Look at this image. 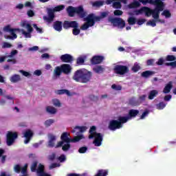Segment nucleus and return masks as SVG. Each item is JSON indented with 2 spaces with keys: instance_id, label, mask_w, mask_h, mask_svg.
Segmentation results:
<instances>
[{
  "instance_id": "obj_1",
  "label": "nucleus",
  "mask_w": 176,
  "mask_h": 176,
  "mask_svg": "<svg viewBox=\"0 0 176 176\" xmlns=\"http://www.w3.org/2000/svg\"><path fill=\"white\" fill-rule=\"evenodd\" d=\"M91 76H93L91 72H89L85 69H80L75 72L73 79L80 83H89L90 79H91Z\"/></svg>"
},
{
  "instance_id": "obj_2",
  "label": "nucleus",
  "mask_w": 176,
  "mask_h": 176,
  "mask_svg": "<svg viewBox=\"0 0 176 176\" xmlns=\"http://www.w3.org/2000/svg\"><path fill=\"white\" fill-rule=\"evenodd\" d=\"M67 12L69 17H75L76 16L78 19H85L87 16V12L85 10L83 6L78 7L69 6L67 8Z\"/></svg>"
},
{
  "instance_id": "obj_3",
  "label": "nucleus",
  "mask_w": 176,
  "mask_h": 176,
  "mask_svg": "<svg viewBox=\"0 0 176 176\" xmlns=\"http://www.w3.org/2000/svg\"><path fill=\"white\" fill-rule=\"evenodd\" d=\"M127 122H129V118L119 116L118 120H110L108 129L109 130H111V131H116V130L122 129V127H123V124H124V123H127Z\"/></svg>"
},
{
  "instance_id": "obj_4",
  "label": "nucleus",
  "mask_w": 176,
  "mask_h": 176,
  "mask_svg": "<svg viewBox=\"0 0 176 176\" xmlns=\"http://www.w3.org/2000/svg\"><path fill=\"white\" fill-rule=\"evenodd\" d=\"M65 8V6L63 5L57 6L55 8H47V16H43V19L46 21L47 23H53L54 21V18L56 17V15L54 14L55 12H61V10H64Z\"/></svg>"
},
{
  "instance_id": "obj_5",
  "label": "nucleus",
  "mask_w": 176,
  "mask_h": 176,
  "mask_svg": "<svg viewBox=\"0 0 176 176\" xmlns=\"http://www.w3.org/2000/svg\"><path fill=\"white\" fill-rule=\"evenodd\" d=\"M63 73L67 74V64H63L60 65V67L57 66L55 67L54 69V75L52 76L53 80L58 79Z\"/></svg>"
},
{
  "instance_id": "obj_6",
  "label": "nucleus",
  "mask_w": 176,
  "mask_h": 176,
  "mask_svg": "<svg viewBox=\"0 0 176 176\" xmlns=\"http://www.w3.org/2000/svg\"><path fill=\"white\" fill-rule=\"evenodd\" d=\"M164 10V6H157L153 10V12L151 13L152 17L155 20V21H158V23H164V20H162L159 19L160 16V12H163Z\"/></svg>"
},
{
  "instance_id": "obj_7",
  "label": "nucleus",
  "mask_w": 176,
  "mask_h": 176,
  "mask_svg": "<svg viewBox=\"0 0 176 176\" xmlns=\"http://www.w3.org/2000/svg\"><path fill=\"white\" fill-rule=\"evenodd\" d=\"M6 144L8 146H12L14 144V141L19 138L17 132L8 131L6 135Z\"/></svg>"
},
{
  "instance_id": "obj_8",
  "label": "nucleus",
  "mask_w": 176,
  "mask_h": 176,
  "mask_svg": "<svg viewBox=\"0 0 176 176\" xmlns=\"http://www.w3.org/2000/svg\"><path fill=\"white\" fill-rule=\"evenodd\" d=\"M113 71L117 75H126V74H129L130 69L126 65H117L113 67Z\"/></svg>"
},
{
  "instance_id": "obj_9",
  "label": "nucleus",
  "mask_w": 176,
  "mask_h": 176,
  "mask_svg": "<svg viewBox=\"0 0 176 176\" xmlns=\"http://www.w3.org/2000/svg\"><path fill=\"white\" fill-rule=\"evenodd\" d=\"M109 21L113 24V27H118L121 29L126 27V22L122 18H111Z\"/></svg>"
},
{
  "instance_id": "obj_10",
  "label": "nucleus",
  "mask_w": 176,
  "mask_h": 176,
  "mask_svg": "<svg viewBox=\"0 0 176 176\" xmlns=\"http://www.w3.org/2000/svg\"><path fill=\"white\" fill-rule=\"evenodd\" d=\"M68 135H69V134L67 133V151L71 148L70 142H79L81 140H85L84 135L74 136L72 139L68 138Z\"/></svg>"
},
{
  "instance_id": "obj_11",
  "label": "nucleus",
  "mask_w": 176,
  "mask_h": 176,
  "mask_svg": "<svg viewBox=\"0 0 176 176\" xmlns=\"http://www.w3.org/2000/svg\"><path fill=\"white\" fill-rule=\"evenodd\" d=\"M61 141L58 142L57 144L55 146V148H61L63 151L67 152V144H64L65 142H67V132H64L60 136Z\"/></svg>"
},
{
  "instance_id": "obj_12",
  "label": "nucleus",
  "mask_w": 176,
  "mask_h": 176,
  "mask_svg": "<svg viewBox=\"0 0 176 176\" xmlns=\"http://www.w3.org/2000/svg\"><path fill=\"white\" fill-rule=\"evenodd\" d=\"M153 10L151 9L148 7H142L140 10L135 11L136 14H142V13H145V15L147 17H151L152 16V12Z\"/></svg>"
},
{
  "instance_id": "obj_13",
  "label": "nucleus",
  "mask_w": 176,
  "mask_h": 176,
  "mask_svg": "<svg viewBox=\"0 0 176 176\" xmlns=\"http://www.w3.org/2000/svg\"><path fill=\"white\" fill-rule=\"evenodd\" d=\"M87 130V127L85 126H76L74 127V129L72 131V133L76 135V137H78L79 135H83V133Z\"/></svg>"
},
{
  "instance_id": "obj_14",
  "label": "nucleus",
  "mask_w": 176,
  "mask_h": 176,
  "mask_svg": "<svg viewBox=\"0 0 176 176\" xmlns=\"http://www.w3.org/2000/svg\"><path fill=\"white\" fill-rule=\"evenodd\" d=\"M85 21H87V23H84L80 28L82 31H86L89 27H93L94 25V22L91 20V16H87Z\"/></svg>"
},
{
  "instance_id": "obj_15",
  "label": "nucleus",
  "mask_w": 176,
  "mask_h": 176,
  "mask_svg": "<svg viewBox=\"0 0 176 176\" xmlns=\"http://www.w3.org/2000/svg\"><path fill=\"white\" fill-rule=\"evenodd\" d=\"M48 140H48L47 146L49 148H54V146L56 147L54 142H56V140H57V137L52 133H49Z\"/></svg>"
},
{
  "instance_id": "obj_16",
  "label": "nucleus",
  "mask_w": 176,
  "mask_h": 176,
  "mask_svg": "<svg viewBox=\"0 0 176 176\" xmlns=\"http://www.w3.org/2000/svg\"><path fill=\"white\" fill-rule=\"evenodd\" d=\"M94 144L95 146H101L102 144V135H101L100 133H96V135H94Z\"/></svg>"
},
{
  "instance_id": "obj_17",
  "label": "nucleus",
  "mask_w": 176,
  "mask_h": 176,
  "mask_svg": "<svg viewBox=\"0 0 176 176\" xmlns=\"http://www.w3.org/2000/svg\"><path fill=\"white\" fill-rule=\"evenodd\" d=\"M102 61H104V56H94L91 59V63L92 64V65L101 64Z\"/></svg>"
},
{
  "instance_id": "obj_18",
  "label": "nucleus",
  "mask_w": 176,
  "mask_h": 176,
  "mask_svg": "<svg viewBox=\"0 0 176 176\" xmlns=\"http://www.w3.org/2000/svg\"><path fill=\"white\" fill-rule=\"evenodd\" d=\"M23 135L25 138H26L24 141V144H28V142L31 141V138L34 137V132H32L30 129H28L24 132Z\"/></svg>"
},
{
  "instance_id": "obj_19",
  "label": "nucleus",
  "mask_w": 176,
  "mask_h": 176,
  "mask_svg": "<svg viewBox=\"0 0 176 176\" xmlns=\"http://www.w3.org/2000/svg\"><path fill=\"white\" fill-rule=\"evenodd\" d=\"M163 1L164 0H148L147 3L154 5L155 8H157V6H164V3Z\"/></svg>"
},
{
  "instance_id": "obj_20",
  "label": "nucleus",
  "mask_w": 176,
  "mask_h": 176,
  "mask_svg": "<svg viewBox=\"0 0 176 176\" xmlns=\"http://www.w3.org/2000/svg\"><path fill=\"white\" fill-rule=\"evenodd\" d=\"M138 113H140V111L137 109H131L129 111L128 116L126 117L124 116V118H128V120H129V119L135 118L138 115Z\"/></svg>"
},
{
  "instance_id": "obj_21",
  "label": "nucleus",
  "mask_w": 176,
  "mask_h": 176,
  "mask_svg": "<svg viewBox=\"0 0 176 176\" xmlns=\"http://www.w3.org/2000/svg\"><path fill=\"white\" fill-rule=\"evenodd\" d=\"M53 27L56 31H58L60 32L63 30V22L56 21L54 23Z\"/></svg>"
},
{
  "instance_id": "obj_22",
  "label": "nucleus",
  "mask_w": 176,
  "mask_h": 176,
  "mask_svg": "<svg viewBox=\"0 0 176 176\" xmlns=\"http://www.w3.org/2000/svg\"><path fill=\"white\" fill-rule=\"evenodd\" d=\"M171 89H173V82L169 81L163 89V93L164 94H168L171 91Z\"/></svg>"
},
{
  "instance_id": "obj_23",
  "label": "nucleus",
  "mask_w": 176,
  "mask_h": 176,
  "mask_svg": "<svg viewBox=\"0 0 176 176\" xmlns=\"http://www.w3.org/2000/svg\"><path fill=\"white\" fill-rule=\"evenodd\" d=\"M67 28H79V23L76 21H67Z\"/></svg>"
},
{
  "instance_id": "obj_24",
  "label": "nucleus",
  "mask_w": 176,
  "mask_h": 176,
  "mask_svg": "<svg viewBox=\"0 0 176 176\" xmlns=\"http://www.w3.org/2000/svg\"><path fill=\"white\" fill-rule=\"evenodd\" d=\"M93 71L95 72L96 74H104L105 72V67L98 65L93 68Z\"/></svg>"
},
{
  "instance_id": "obj_25",
  "label": "nucleus",
  "mask_w": 176,
  "mask_h": 176,
  "mask_svg": "<svg viewBox=\"0 0 176 176\" xmlns=\"http://www.w3.org/2000/svg\"><path fill=\"white\" fill-rule=\"evenodd\" d=\"M96 126H92L89 129V139L92 140V138H94V135H96V134H98V133L96 132Z\"/></svg>"
},
{
  "instance_id": "obj_26",
  "label": "nucleus",
  "mask_w": 176,
  "mask_h": 176,
  "mask_svg": "<svg viewBox=\"0 0 176 176\" xmlns=\"http://www.w3.org/2000/svg\"><path fill=\"white\" fill-rule=\"evenodd\" d=\"M10 80L12 83H17V82H20V80H21V78L19 74H14L10 77Z\"/></svg>"
},
{
  "instance_id": "obj_27",
  "label": "nucleus",
  "mask_w": 176,
  "mask_h": 176,
  "mask_svg": "<svg viewBox=\"0 0 176 176\" xmlns=\"http://www.w3.org/2000/svg\"><path fill=\"white\" fill-rule=\"evenodd\" d=\"M87 17H91V20H92V21L94 22V24H96V22L101 21L102 20L100 16H95L94 14H89V15H87Z\"/></svg>"
},
{
  "instance_id": "obj_28",
  "label": "nucleus",
  "mask_w": 176,
  "mask_h": 176,
  "mask_svg": "<svg viewBox=\"0 0 176 176\" xmlns=\"http://www.w3.org/2000/svg\"><path fill=\"white\" fill-rule=\"evenodd\" d=\"M153 75H155V72L147 70V71L143 72L141 74V76L142 78H149V76H152Z\"/></svg>"
},
{
  "instance_id": "obj_29",
  "label": "nucleus",
  "mask_w": 176,
  "mask_h": 176,
  "mask_svg": "<svg viewBox=\"0 0 176 176\" xmlns=\"http://www.w3.org/2000/svg\"><path fill=\"white\" fill-rule=\"evenodd\" d=\"M129 104L132 107H138V105H140V102L138 100L135 99V98H131L129 100Z\"/></svg>"
},
{
  "instance_id": "obj_30",
  "label": "nucleus",
  "mask_w": 176,
  "mask_h": 176,
  "mask_svg": "<svg viewBox=\"0 0 176 176\" xmlns=\"http://www.w3.org/2000/svg\"><path fill=\"white\" fill-rule=\"evenodd\" d=\"M157 94H159V91L157 90L151 91L148 94V100H153L155 97L157 96Z\"/></svg>"
},
{
  "instance_id": "obj_31",
  "label": "nucleus",
  "mask_w": 176,
  "mask_h": 176,
  "mask_svg": "<svg viewBox=\"0 0 176 176\" xmlns=\"http://www.w3.org/2000/svg\"><path fill=\"white\" fill-rule=\"evenodd\" d=\"M36 171L38 176L41 174H43V173H45V166L42 165V164H39Z\"/></svg>"
},
{
  "instance_id": "obj_32",
  "label": "nucleus",
  "mask_w": 176,
  "mask_h": 176,
  "mask_svg": "<svg viewBox=\"0 0 176 176\" xmlns=\"http://www.w3.org/2000/svg\"><path fill=\"white\" fill-rule=\"evenodd\" d=\"M108 175V170L100 169L98 170V173L95 175V176H107Z\"/></svg>"
},
{
  "instance_id": "obj_33",
  "label": "nucleus",
  "mask_w": 176,
  "mask_h": 176,
  "mask_svg": "<svg viewBox=\"0 0 176 176\" xmlns=\"http://www.w3.org/2000/svg\"><path fill=\"white\" fill-rule=\"evenodd\" d=\"M140 69H141V66L140 65V63H135L133 66L131 68V71H133V72H138V71H140Z\"/></svg>"
},
{
  "instance_id": "obj_34",
  "label": "nucleus",
  "mask_w": 176,
  "mask_h": 176,
  "mask_svg": "<svg viewBox=\"0 0 176 176\" xmlns=\"http://www.w3.org/2000/svg\"><path fill=\"white\" fill-rule=\"evenodd\" d=\"M46 111L48 112V113H52V115H54V113H57V109L53 107L48 106L46 107Z\"/></svg>"
},
{
  "instance_id": "obj_35",
  "label": "nucleus",
  "mask_w": 176,
  "mask_h": 176,
  "mask_svg": "<svg viewBox=\"0 0 176 176\" xmlns=\"http://www.w3.org/2000/svg\"><path fill=\"white\" fill-rule=\"evenodd\" d=\"M140 6L141 4L139 3V1H135L129 5V8L130 9H134L135 8H140Z\"/></svg>"
},
{
  "instance_id": "obj_36",
  "label": "nucleus",
  "mask_w": 176,
  "mask_h": 176,
  "mask_svg": "<svg viewBox=\"0 0 176 176\" xmlns=\"http://www.w3.org/2000/svg\"><path fill=\"white\" fill-rule=\"evenodd\" d=\"M14 31H16V29H13L12 31L10 32L12 36H8L6 37L7 39H16L17 38V34L14 33Z\"/></svg>"
},
{
  "instance_id": "obj_37",
  "label": "nucleus",
  "mask_w": 176,
  "mask_h": 176,
  "mask_svg": "<svg viewBox=\"0 0 176 176\" xmlns=\"http://www.w3.org/2000/svg\"><path fill=\"white\" fill-rule=\"evenodd\" d=\"M112 6L113 9H122V3L120 1H114Z\"/></svg>"
},
{
  "instance_id": "obj_38",
  "label": "nucleus",
  "mask_w": 176,
  "mask_h": 176,
  "mask_svg": "<svg viewBox=\"0 0 176 176\" xmlns=\"http://www.w3.org/2000/svg\"><path fill=\"white\" fill-rule=\"evenodd\" d=\"M36 167H38V162L36 161H34L30 166V170L32 173H36L37 170Z\"/></svg>"
},
{
  "instance_id": "obj_39",
  "label": "nucleus",
  "mask_w": 176,
  "mask_h": 176,
  "mask_svg": "<svg viewBox=\"0 0 176 176\" xmlns=\"http://www.w3.org/2000/svg\"><path fill=\"white\" fill-rule=\"evenodd\" d=\"M127 21L129 25H134L137 23V19L134 16H130Z\"/></svg>"
},
{
  "instance_id": "obj_40",
  "label": "nucleus",
  "mask_w": 176,
  "mask_h": 176,
  "mask_svg": "<svg viewBox=\"0 0 176 176\" xmlns=\"http://www.w3.org/2000/svg\"><path fill=\"white\" fill-rule=\"evenodd\" d=\"M166 103L164 102H160V103L156 104V108L159 110L164 109L166 108Z\"/></svg>"
},
{
  "instance_id": "obj_41",
  "label": "nucleus",
  "mask_w": 176,
  "mask_h": 176,
  "mask_svg": "<svg viewBox=\"0 0 176 176\" xmlns=\"http://www.w3.org/2000/svg\"><path fill=\"white\" fill-rule=\"evenodd\" d=\"M93 6H95L96 8H100L101 6H104V1H96L93 3Z\"/></svg>"
},
{
  "instance_id": "obj_42",
  "label": "nucleus",
  "mask_w": 176,
  "mask_h": 176,
  "mask_svg": "<svg viewBox=\"0 0 176 176\" xmlns=\"http://www.w3.org/2000/svg\"><path fill=\"white\" fill-rule=\"evenodd\" d=\"M53 123H54V120L49 119V120H45V122H44V124L46 127H50V126H52V124H53Z\"/></svg>"
},
{
  "instance_id": "obj_43",
  "label": "nucleus",
  "mask_w": 176,
  "mask_h": 176,
  "mask_svg": "<svg viewBox=\"0 0 176 176\" xmlns=\"http://www.w3.org/2000/svg\"><path fill=\"white\" fill-rule=\"evenodd\" d=\"M77 65H83L85 64V58L83 57H78L76 59Z\"/></svg>"
},
{
  "instance_id": "obj_44",
  "label": "nucleus",
  "mask_w": 176,
  "mask_h": 176,
  "mask_svg": "<svg viewBox=\"0 0 176 176\" xmlns=\"http://www.w3.org/2000/svg\"><path fill=\"white\" fill-rule=\"evenodd\" d=\"M162 16H165V17L166 19H168V18L171 17V13L170 12V11L168 10H165L162 13Z\"/></svg>"
},
{
  "instance_id": "obj_45",
  "label": "nucleus",
  "mask_w": 176,
  "mask_h": 176,
  "mask_svg": "<svg viewBox=\"0 0 176 176\" xmlns=\"http://www.w3.org/2000/svg\"><path fill=\"white\" fill-rule=\"evenodd\" d=\"M55 94H57L58 96H61L63 94H67V89L55 90Z\"/></svg>"
},
{
  "instance_id": "obj_46",
  "label": "nucleus",
  "mask_w": 176,
  "mask_h": 176,
  "mask_svg": "<svg viewBox=\"0 0 176 176\" xmlns=\"http://www.w3.org/2000/svg\"><path fill=\"white\" fill-rule=\"evenodd\" d=\"M176 57L174 55H168L166 57V61H175Z\"/></svg>"
},
{
  "instance_id": "obj_47",
  "label": "nucleus",
  "mask_w": 176,
  "mask_h": 176,
  "mask_svg": "<svg viewBox=\"0 0 176 176\" xmlns=\"http://www.w3.org/2000/svg\"><path fill=\"white\" fill-rule=\"evenodd\" d=\"M52 102L54 107H61V102H60V100L58 99H53Z\"/></svg>"
},
{
  "instance_id": "obj_48",
  "label": "nucleus",
  "mask_w": 176,
  "mask_h": 176,
  "mask_svg": "<svg viewBox=\"0 0 176 176\" xmlns=\"http://www.w3.org/2000/svg\"><path fill=\"white\" fill-rule=\"evenodd\" d=\"M111 89H113V90H116V91H119L122 90V86L116 85V84H113L111 85Z\"/></svg>"
},
{
  "instance_id": "obj_49",
  "label": "nucleus",
  "mask_w": 176,
  "mask_h": 176,
  "mask_svg": "<svg viewBox=\"0 0 176 176\" xmlns=\"http://www.w3.org/2000/svg\"><path fill=\"white\" fill-rule=\"evenodd\" d=\"M13 45L8 42H4L2 45V49H10Z\"/></svg>"
},
{
  "instance_id": "obj_50",
  "label": "nucleus",
  "mask_w": 176,
  "mask_h": 176,
  "mask_svg": "<svg viewBox=\"0 0 176 176\" xmlns=\"http://www.w3.org/2000/svg\"><path fill=\"white\" fill-rule=\"evenodd\" d=\"M72 34L73 35H76V36L79 35V34H80V29H79L78 28H73Z\"/></svg>"
},
{
  "instance_id": "obj_51",
  "label": "nucleus",
  "mask_w": 176,
  "mask_h": 176,
  "mask_svg": "<svg viewBox=\"0 0 176 176\" xmlns=\"http://www.w3.org/2000/svg\"><path fill=\"white\" fill-rule=\"evenodd\" d=\"M156 20L153 19L152 21H148L146 23V25H151V27H156Z\"/></svg>"
},
{
  "instance_id": "obj_52",
  "label": "nucleus",
  "mask_w": 176,
  "mask_h": 176,
  "mask_svg": "<svg viewBox=\"0 0 176 176\" xmlns=\"http://www.w3.org/2000/svg\"><path fill=\"white\" fill-rule=\"evenodd\" d=\"M146 99V95H142L139 97V99L138 100V101L140 102V104H142V102H144V101H145V100Z\"/></svg>"
},
{
  "instance_id": "obj_53",
  "label": "nucleus",
  "mask_w": 176,
  "mask_h": 176,
  "mask_svg": "<svg viewBox=\"0 0 176 176\" xmlns=\"http://www.w3.org/2000/svg\"><path fill=\"white\" fill-rule=\"evenodd\" d=\"M18 53H19V51H17L16 50H13L10 52V55L8 56V57L9 58H12V57H13L14 56H16V54H18Z\"/></svg>"
},
{
  "instance_id": "obj_54",
  "label": "nucleus",
  "mask_w": 176,
  "mask_h": 176,
  "mask_svg": "<svg viewBox=\"0 0 176 176\" xmlns=\"http://www.w3.org/2000/svg\"><path fill=\"white\" fill-rule=\"evenodd\" d=\"M148 115H149V110H145L143 113L142 114V116H140V119H145V118H146V116H148Z\"/></svg>"
},
{
  "instance_id": "obj_55",
  "label": "nucleus",
  "mask_w": 176,
  "mask_h": 176,
  "mask_svg": "<svg viewBox=\"0 0 176 176\" xmlns=\"http://www.w3.org/2000/svg\"><path fill=\"white\" fill-rule=\"evenodd\" d=\"M33 27H34V28H35V30H36V31H37V32H39V34L43 33V30H42V28H38L36 24H33Z\"/></svg>"
},
{
  "instance_id": "obj_56",
  "label": "nucleus",
  "mask_w": 176,
  "mask_h": 176,
  "mask_svg": "<svg viewBox=\"0 0 176 176\" xmlns=\"http://www.w3.org/2000/svg\"><path fill=\"white\" fill-rule=\"evenodd\" d=\"M87 151V148L86 146L80 147L78 149L79 153H86Z\"/></svg>"
},
{
  "instance_id": "obj_57",
  "label": "nucleus",
  "mask_w": 176,
  "mask_h": 176,
  "mask_svg": "<svg viewBox=\"0 0 176 176\" xmlns=\"http://www.w3.org/2000/svg\"><path fill=\"white\" fill-rule=\"evenodd\" d=\"M56 167H60V164H57V163H52L49 168L50 170H53V168H56Z\"/></svg>"
},
{
  "instance_id": "obj_58",
  "label": "nucleus",
  "mask_w": 176,
  "mask_h": 176,
  "mask_svg": "<svg viewBox=\"0 0 176 176\" xmlns=\"http://www.w3.org/2000/svg\"><path fill=\"white\" fill-rule=\"evenodd\" d=\"M89 98L91 101H98V96H96L94 95H90Z\"/></svg>"
},
{
  "instance_id": "obj_59",
  "label": "nucleus",
  "mask_w": 176,
  "mask_h": 176,
  "mask_svg": "<svg viewBox=\"0 0 176 176\" xmlns=\"http://www.w3.org/2000/svg\"><path fill=\"white\" fill-rule=\"evenodd\" d=\"M123 14V11L120 10H116L114 11V16H122Z\"/></svg>"
},
{
  "instance_id": "obj_60",
  "label": "nucleus",
  "mask_w": 176,
  "mask_h": 176,
  "mask_svg": "<svg viewBox=\"0 0 176 176\" xmlns=\"http://www.w3.org/2000/svg\"><path fill=\"white\" fill-rule=\"evenodd\" d=\"M19 72L21 74H22V75H23V76H26V77H28V76H30L31 74H30V72H25L24 70H20Z\"/></svg>"
},
{
  "instance_id": "obj_61",
  "label": "nucleus",
  "mask_w": 176,
  "mask_h": 176,
  "mask_svg": "<svg viewBox=\"0 0 176 176\" xmlns=\"http://www.w3.org/2000/svg\"><path fill=\"white\" fill-rule=\"evenodd\" d=\"M74 60V57L71 56L70 54H67V63H72V60Z\"/></svg>"
},
{
  "instance_id": "obj_62",
  "label": "nucleus",
  "mask_w": 176,
  "mask_h": 176,
  "mask_svg": "<svg viewBox=\"0 0 176 176\" xmlns=\"http://www.w3.org/2000/svg\"><path fill=\"white\" fill-rule=\"evenodd\" d=\"M156 64L157 65H163V64H164V59H163V58H159Z\"/></svg>"
},
{
  "instance_id": "obj_63",
  "label": "nucleus",
  "mask_w": 176,
  "mask_h": 176,
  "mask_svg": "<svg viewBox=\"0 0 176 176\" xmlns=\"http://www.w3.org/2000/svg\"><path fill=\"white\" fill-rule=\"evenodd\" d=\"M14 29L10 28V25H7L6 27H4V31L6 32H12V31H13Z\"/></svg>"
},
{
  "instance_id": "obj_64",
  "label": "nucleus",
  "mask_w": 176,
  "mask_h": 176,
  "mask_svg": "<svg viewBox=\"0 0 176 176\" xmlns=\"http://www.w3.org/2000/svg\"><path fill=\"white\" fill-rule=\"evenodd\" d=\"M67 176H85V173L79 174V173H69Z\"/></svg>"
}]
</instances>
